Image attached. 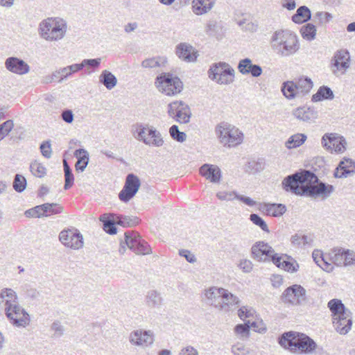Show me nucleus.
I'll list each match as a JSON object with an SVG mask.
<instances>
[{"label": "nucleus", "instance_id": "obj_1", "mask_svg": "<svg viewBox=\"0 0 355 355\" xmlns=\"http://www.w3.org/2000/svg\"><path fill=\"white\" fill-rule=\"evenodd\" d=\"M282 184L286 191L322 200L329 198L334 191L331 184L320 181L313 173L307 170L287 176L283 180Z\"/></svg>", "mask_w": 355, "mask_h": 355}, {"label": "nucleus", "instance_id": "obj_2", "mask_svg": "<svg viewBox=\"0 0 355 355\" xmlns=\"http://www.w3.org/2000/svg\"><path fill=\"white\" fill-rule=\"evenodd\" d=\"M279 344L295 354H311L317 347L315 342L309 336L292 331L284 333L279 338Z\"/></svg>", "mask_w": 355, "mask_h": 355}, {"label": "nucleus", "instance_id": "obj_3", "mask_svg": "<svg viewBox=\"0 0 355 355\" xmlns=\"http://www.w3.org/2000/svg\"><path fill=\"white\" fill-rule=\"evenodd\" d=\"M203 299L206 304L220 311L228 312L234 306L240 304L239 298L228 290L211 286L205 289Z\"/></svg>", "mask_w": 355, "mask_h": 355}, {"label": "nucleus", "instance_id": "obj_4", "mask_svg": "<svg viewBox=\"0 0 355 355\" xmlns=\"http://www.w3.org/2000/svg\"><path fill=\"white\" fill-rule=\"evenodd\" d=\"M270 46L273 52L280 57H289L300 49L297 36L290 31H277L270 39Z\"/></svg>", "mask_w": 355, "mask_h": 355}, {"label": "nucleus", "instance_id": "obj_5", "mask_svg": "<svg viewBox=\"0 0 355 355\" xmlns=\"http://www.w3.org/2000/svg\"><path fill=\"white\" fill-rule=\"evenodd\" d=\"M327 306L331 312L332 323L335 330L340 334H347L352 328V313L338 299L331 300Z\"/></svg>", "mask_w": 355, "mask_h": 355}, {"label": "nucleus", "instance_id": "obj_6", "mask_svg": "<svg viewBox=\"0 0 355 355\" xmlns=\"http://www.w3.org/2000/svg\"><path fill=\"white\" fill-rule=\"evenodd\" d=\"M67 22L60 17H48L41 21L38 26L40 37L50 42L62 40L67 32Z\"/></svg>", "mask_w": 355, "mask_h": 355}, {"label": "nucleus", "instance_id": "obj_7", "mask_svg": "<svg viewBox=\"0 0 355 355\" xmlns=\"http://www.w3.org/2000/svg\"><path fill=\"white\" fill-rule=\"evenodd\" d=\"M215 135L221 145L230 148L239 146L244 139L241 130L225 121H222L216 125Z\"/></svg>", "mask_w": 355, "mask_h": 355}, {"label": "nucleus", "instance_id": "obj_8", "mask_svg": "<svg viewBox=\"0 0 355 355\" xmlns=\"http://www.w3.org/2000/svg\"><path fill=\"white\" fill-rule=\"evenodd\" d=\"M124 239V244L136 254L146 255L152 253L150 246L137 232L133 231L125 232ZM119 252L121 254L125 252V247L123 245V243H121Z\"/></svg>", "mask_w": 355, "mask_h": 355}, {"label": "nucleus", "instance_id": "obj_9", "mask_svg": "<svg viewBox=\"0 0 355 355\" xmlns=\"http://www.w3.org/2000/svg\"><path fill=\"white\" fill-rule=\"evenodd\" d=\"M209 78L219 85H230L234 81L235 71L227 63L213 64L208 71Z\"/></svg>", "mask_w": 355, "mask_h": 355}, {"label": "nucleus", "instance_id": "obj_10", "mask_svg": "<svg viewBox=\"0 0 355 355\" xmlns=\"http://www.w3.org/2000/svg\"><path fill=\"white\" fill-rule=\"evenodd\" d=\"M155 84L158 90L167 96H175L183 89L180 79L169 73H163L157 76Z\"/></svg>", "mask_w": 355, "mask_h": 355}, {"label": "nucleus", "instance_id": "obj_11", "mask_svg": "<svg viewBox=\"0 0 355 355\" xmlns=\"http://www.w3.org/2000/svg\"><path fill=\"white\" fill-rule=\"evenodd\" d=\"M5 313L11 323L17 327H26L30 323L28 313L19 304L18 302L5 307Z\"/></svg>", "mask_w": 355, "mask_h": 355}, {"label": "nucleus", "instance_id": "obj_12", "mask_svg": "<svg viewBox=\"0 0 355 355\" xmlns=\"http://www.w3.org/2000/svg\"><path fill=\"white\" fill-rule=\"evenodd\" d=\"M306 291L302 286L294 284L283 292L281 300L284 304L299 306L306 301Z\"/></svg>", "mask_w": 355, "mask_h": 355}, {"label": "nucleus", "instance_id": "obj_13", "mask_svg": "<svg viewBox=\"0 0 355 355\" xmlns=\"http://www.w3.org/2000/svg\"><path fill=\"white\" fill-rule=\"evenodd\" d=\"M168 114L180 123H187L191 116V110L188 105L182 101H175L168 104Z\"/></svg>", "mask_w": 355, "mask_h": 355}, {"label": "nucleus", "instance_id": "obj_14", "mask_svg": "<svg viewBox=\"0 0 355 355\" xmlns=\"http://www.w3.org/2000/svg\"><path fill=\"white\" fill-rule=\"evenodd\" d=\"M60 241L67 248L79 250L83 247V237L76 229L64 230L59 234Z\"/></svg>", "mask_w": 355, "mask_h": 355}, {"label": "nucleus", "instance_id": "obj_15", "mask_svg": "<svg viewBox=\"0 0 355 355\" xmlns=\"http://www.w3.org/2000/svg\"><path fill=\"white\" fill-rule=\"evenodd\" d=\"M140 185V180L137 175L133 173L128 174L126 176L123 188L119 194V199L123 202H128L135 196Z\"/></svg>", "mask_w": 355, "mask_h": 355}, {"label": "nucleus", "instance_id": "obj_16", "mask_svg": "<svg viewBox=\"0 0 355 355\" xmlns=\"http://www.w3.org/2000/svg\"><path fill=\"white\" fill-rule=\"evenodd\" d=\"M322 144L331 153H342L346 150V140L334 133L325 134L322 138Z\"/></svg>", "mask_w": 355, "mask_h": 355}, {"label": "nucleus", "instance_id": "obj_17", "mask_svg": "<svg viewBox=\"0 0 355 355\" xmlns=\"http://www.w3.org/2000/svg\"><path fill=\"white\" fill-rule=\"evenodd\" d=\"M251 251L253 258L259 261L273 262V257L277 255L273 248L263 241H259L253 245Z\"/></svg>", "mask_w": 355, "mask_h": 355}, {"label": "nucleus", "instance_id": "obj_18", "mask_svg": "<svg viewBox=\"0 0 355 355\" xmlns=\"http://www.w3.org/2000/svg\"><path fill=\"white\" fill-rule=\"evenodd\" d=\"M130 343L138 347H146L154 342V334L150 330L137 329L129 336Z\"/></svg>", "mask_w": 355, "mask_h": 355}, {"label": "nucleus", "instance_id": "obj_19", "mask_svg": "<svg viewBox=\"0 0 355 355\" xmlns=\"http://www.w3.org/2000/svg\"><path fill=\"white\" fill-rule=\"evenodd\" d=\"M332 72L336 74V71H341L344 73L350 66V56L347 50L340 49L337 51L331 59Z\"/></svg>", "mask_w": 355, "mask_h": 355}, {"label": "nucleus", "instance_id": "obj_20", "mask_svg": "<svg viewBox=\"0 0 355 355\" xmlns=\"http://www.w3.org/2000/svg\"><path fill=\"white\" fill-rule=\"evenodd\" d=\"M175 54L186 62H193L196 60L198 53L195 48L189 43L181 42L175 47Z\"/></svg>", "mask_w": 355, "mask_h": 355}, {"label": "nucleus", "instance_id": "obj_21", "mask_svg": "<svg viewBox=\"0 0 355 355\" xmlns=\"http://www.w3.org/2000/svg\"><path fill=\"white\" fill-rule=\"evenodd\" d=\"M293 115L298 120L303 122L314 123L318 117V111L311 107H299L293 110Z\"/></svg>", "mask_w": 355, "mask_h": 355}, {"label": "nucleus", "instance_id": "obj_22", "mask_svg": "<svg viewBox=\"0 0 355 355\" xmlns=\"http://www.w3.org/2000/svg\"><path fill=\"white\" fill-rule=\"evenodd\" d=\"M5 66L8 71L18 75L26 74L30 71V67L26 62L15 57L7 58Z\"/></svg>", "mask_w": 355, "mask_h": 355}, {"label": "nucleus", "instance_id": "obj_23", "mask_svg": "<svg viewBox=\"0 0 355 355\" xmlns=\"http://www.w3.org/2000/svg\"><path fill=\"white\" fill-rule=\"evenodd\" d=\"M200 174L212 183H219L221 179L220 168L214 164H203L199 169Z\"/></svg>", "mask_w": 355, "mask_h": 355}, {"label": "nucleus", "instance_id": "obj_24", "mask_svg": "<svg viewBox=\"0 0 355 355\" xmlns=\"http://www.w3.org/2000/svg\"><path fill=\"white\" fill-rule=\"evenodd\" d=\"M238 70L243 75L251 74L253 77H259L262 73V69L259 65L253 64L250 58H244L239 61Z\"/></svg>", "mask_w": 355, "mask_h": 355}, {"label": "nucleus", "instance_id": "obj_25", "mask_svg": "<svg viewBox=\"0 0 355 355\" xmlns=\"http://www.w3.org/2000/svg\"><path fill=\"white\" fill-rule=\"evenodd\" d=\"M355 173V163L351 159H344L341 161L334 171L337 178H344Z\"/></svg>", "mask_w": 355, "mask_h": 355}, {"label": "nucleus", "instance_id": "obj_26", "mask_svg": "<svg viewBox=\"0 0 355 355\" xmlns=\"http://www.w3.org/2000/svg\"><path fill=\"white\" fill-rule=\"evenodd\" d=\"M216 0H193L191 2L192 12L196 15H203L208 13L214 6Z\"/></svg>", "mask_w": 355, "mask_h": 355}, {"label": "nucleus", "instance_id": "obj_27", "mask_svg": "<svg viewBox=\"0 0 355 355\" xmlns=\"http://www.w3.org/2000/svg\"><path fill=\"white\" fill-rule=\"evenodd\" d=\"M164 299L159 292L150 290L145 295L144 302L150 309H159L163 304Z\"/></svg>", "mask_w": 355, "mask_h": 355}, {"label": "nucleus", "instance_id": "obj_28", "mask_svg": "<svg viewBox=\"0 0 355 355\" xmlns=\"http://www.w3.org/2000/svg\"><path fill=\"white\" fill-rule=\"evenodd\" d=\"M312 257L315 263L324 270L327 272L333 270L334 267L331 263L328 261V256L324 255L321 251L318 250H313Z\"/></svg>", "mask_w": 355, "mask_h": 355}, {"label": "nucleus", "instance_id": "obj_29", "mask_svg": "<svg viewBox=\"0 0 355 355\" xmlns=\"http://www.w3.org/2000/svg\"><path fill=\"white\" fill-rule=\"evenodd\" d=\"M277 267L284 269V270L289 272H295L298 270L299 265L296 261H288L284 260L282 256H279L277 254L275 257H273L272 262Z\"/></svg>", "mask_w": 355, "mask_h": 355}, {"label": "nucleus", "instance_id": "obj_30", "mask_svg": "<svg viewBox=\"0 0 355 355\" xmlns=\"http://www.w3.org/2000/svg\"><path fill=\"white\" fill-rule=\"evenodd\" d=\"M148 139H144V144L155 147H161L164 145V139L161 133L155 128L151 127L148 130Z\"/></svg>", "mask_w": 355, "mask_h": 355}, {"label": "nucleus", "instance_id": "obj_31", "mask_svg": "<svg viewBox=\"0 0 355 355\" xmlns=\"http://www.w3.org/2000/svg\"><path fill=\"white\" fill-rule=\"evenodd\" d=\"M295 83L297 88V94H298L299 97L304 96L309 94L313 85L312 80L306 77L300 78L295 81Z\"/></svg>", "mask_w": 355, "mask_h": 355}, {"label": "nucleus", "instance_id": "obj_32", "mask_svg": "<svg viewBox=\"0 0 355 355\" xmlns=\"http://www.w3.org/2000/svg\"><path fill=\"white\" fill-rule=\"evenodd\" d=\"M261 208L268 215L273 217H279L286 211V207L283 204L264 203Z\"/></svg>", "mask_w": 355, "mask_h": 355}, {"label": "nucleus", "instance_id": "obj_33", "mask_svg": "<svg viewBox=\"0 0 355 355\" xmlns=\"http://www.w3.org/2000/svg\"><path fill=\"white\" fill-rule=\"evenodd\" d=\"M74 156L78 159L75 167L77 171L83 172L85 171L89 163V153L83 148L76 150L74 152Z\"/></svg>", "mask_w": 355, "mask_h": 355}, {"label": "nucleus", "instance_id": "obj_34", "mask_svg": "<svg viewBox=\"0 0 355 355\" xmlns=\"http://www.w3.org/2000/svg\"><path fill=\"white\" fill-rule=\"evenodd\" d=\"M17 302V295L11 288H3L0 292V306L3 304L5 307L10 306Z\"/></svg>", "mask_w": 355, "mask_h": 355}, {"label": "nucleus", "instance_id": "obj_35", "mask_svg": "<svg viewBox=\"0 0 355 355\" xmlns=\"http://www.w3.org/2000/svg\"><path fill=\"white\" fill-rule=\"evenodd\" d=\"M98 78L99 83L103 85L108 90L114 88L117 84L116 77L108 70H103Z\"/></svg>", "mask_w": 355, "mask_h": 355}, {"label": "nucleus", "instance_id": "obj_36", "mask_svg": "<svg viewBox=\"0 0 355 355\" xmlns=\"http://www.w3.org/2000/svg\"><path fill=\"white\" fill-rule=\"evenodd\" d=\"M291 242L292 245L295 247L302 248L306 245H311L313 239L311 235H305L297 233L291 236Z\"/></svg>", "mask_w": 355, "mask_h": 355}, {"label": "nucleus", "instance_id": "obj_37", "mask_svg": "<svg viewBox=\"0 0 355 355\" xmlns=\"http://www.w3.org/2000/svg\"><path fill=\"white\" fill-rule=\"evenodd\" d=\"M311 10L305 6L297 8L296 13L292 17V20L296 24H302L311 19Z\"/></svg>", "mask_w": 355, "mask_h": 355}, {"label": "nucleus", "instance_id": "obj_38", "mask_svg": "<svg viewBox=\"0 0 355 355\" xmlns=\"http://www.w3.org/2000/svg\"><path fill=\"white\" fill-rule=\"evenodd\" d=\"M344 254L345 250L342 248H334L331 250L328 254V261H330L331 263H334L337 266H343L344 263Z\"/></svg>", "mask_w": 355, "mask_h": 355}, {"label": "nucleus", "instance_id": "obj_39", "mask_svg": "<svg viewBox=\"0 0 355 355\" xmlns=\"http://www.w3.org/2000/svg\"><path fill=\"white\" fill-rule=\"evenodd\" d=\"M334 97V95L331 88L327 86H322L318 89V92L312 96L311 101L318 102L326 99L331 100Z\"/></svg>", "mask_w": 355, "mask_h": 355}, {"label": "nucleus", "instance_id": "obj_40", "mask_svg": "<svg viewBox=\"0 0 355 355\" xmlns=\"http://www.w3.org/2000/svg\"><path fill=\"white\" fill-rule=\"evenodd\" d=\"M282 92L284 96L288 99H293L299 97L297 94V88L295 81H286L283 83Z\"/></svg>", "mask_w": 355, "mask_h": 355}, {"label": "nucleus", "instance_id": "obj_41", "mask_svg": "<svg viewBox=\"0 0 355 355\" xmlns=\"http://www.w3.org/2000/svg\"><path fill=\"white\" fill-rule=\"evenodd\" d=\"M167 62L164 57H154L147 58L141 62V67L144 68H156L164 66Z\"/></svg>", "mask_w": 355, "mask_h": 355}, {"label": "nucleus", "instance_id": "obj_42", "mask_svg": "<svg viewBox=\"0 0 355 355\" xmlns=\"http://www.w3.org/2000/svg\"><path fill=\"white\" fill-rule=\"evenodd\" d=\"M306 139V136L304 134H295L288 138L285 146L288 149L297 148L303 144Z\"/></svg>", "mask_w": 355, "mask_h": 355}, {"label": "nucleus", "instance_id": "obj_43", "mask_svg": "<svg viewBox=\"0 0 355 355\" xmlns=\"http://www.w3.org/2000/svg\"><path fill=\"white\" fill-rule=\"evenodd\" d=\"M112 218H109L105 214L100 217V220L103 223L104 230L110 234H115L116 233V228L115 226L116 221L114 215L110 216Z\"/></svg>", "mask_w": 355, "mask_h": 355}, {"label": "nucleus", "instance_id": "obj_44", "mask_svg": "<svg viewBox=\"0 0 355 355\" xmlns=\"http://www.w3.org/2000/svg\"><path fill=\"white\" fill-rule=\"evenodd\" d=\"M116 223L123 227H132L139 223L137 217H130L121 215H114Z\"/></svg>", "mask_w": 355, "mask_h": 355}, {"label": "nucleus", "instance_id": "obj_45", "mask_svg": "<svg viewBox=\"0 0 355 355\" xmlns=\"http://www.w3.org/2000/svg\"><path fill=\"white\" fill-rule=\"evenodd\" d=\"M300 33L304 39L311 41L315 37L316 28L313 24H307L301 28Z\"/></svg>", "mask_w": 355, "mask_h": 355}, {"label": "nucleus", "instance_id": "obj_46", "mask_svg": "<svg viewBox=\"0 0 355 355\" xmlns=\"http://www.w3.org/2000/svg\"><path fill=\"white\" fill-rule=\"evenodd\" d=\"M44 208L45 217L58 214L63 211V207L57 203H45Z\"/></svg>", "mask_w": 355, "mask_h": 355}, {"label": "nucleus", "instance_id": "obj_47", "mask_svg": "<svg viewBox=\"0 0 355 355\" xmlns=\"http://www.w3.org/2000/svg\"><path fill=\"white\" fill-rule=\"evenodd\" d=\"M30 170L32 174L37 178H43L46 173V168L37 161L31 164Z\"/></svg>", "mask_w": 355, "mask_h": 355}, {"label": "nucleus", "instance_id": "obj_48", "mask_svg": "<svg viewBox=\"0 0 355 355\" xmlns=\"http://www.w3.org/2000/svg\"><path fill=\"white\" fill-rule=\"evenodd\" d=\"M169 134L171 137L175 141L178 142H184L187 139V135L184 132H180L179 130L178 126L176 125H173L169 128Z\"/></svg>", "mask_w": 355, "mask_h": 355}, {"label": "nucleus", "instance_id": "obj_49", "mask_svg": "<svg viewBox=\"0 0 355 355\" xmlns=\"http://www.w3.org/2000/svg\"><path fill=\"white\" fill-rule=\"evenodd\" d=\"M26 186V178L19 174H17L15 176L14 182H13V189L19 193L22 192Z\"/></svg>", "mask_w": 355, "mask_h": 355}, {"label": "nucleus", "instance_id": "obj_50", "mask_svg": "<svg viewBox=\"0 0 355 355\" xmlns=\"http://www.w3.org/2000/svg\"><path fill=\"white\" fill-rule=\"evenodd\" d=\"M250 321L244 324H239L234 328L235 334L241 338H248L250 333Z\"/></svg>", "mask_w": 355, "mask_h": 355}, {"label": "nucleus", "instance_id": "obj_51", "mask_svg": "<svg viewBox=\"0 0 355 355\" xmlns=\"http://www.w3.org/2000/svg\"><path fill=\"white\" fill-rule=\"evenodd\" d=\"M250 220L256 225L259 226L263 231L269 232V230L266 223L256 214H252L250 216Z\"/></svg>", "mask_w": 355, "mask_h": 355}, {"label": "nucleus", "instance_id": "obj_52", "mask_svg": "<svg viewBox=\"0 0 355 355\" xmlns=\"http://www.w3.org/2000/svg\"><path fill=\"white\" fill-rule=\"evenodd\" d=\"M70 76L69 73H68V71L66 67H63L60 69V70L55 71L53 73L51 80H55L58 82L62 81L64 78H68Z\"/></svg>", "mask_w": 355, "mask_h": 355}, {"label": "nucleus", "instance_id": "obj_53", "mask_svg": "<svg viewBox=\"0 0 355 355\" xmlns=\"http://www.w3.org/2000/svg\"><path fill=\"white\" fill-rule=\"evenodd\" d=\"M237 193L234 191H219L216 193V197L220 200L231 201L237 198Z\"/></svg>", "mask_w": 355, "mask_h": 355}, {"label": "nucleus", "instance_id": "obj_54", "mask_svg": "<svg viewBox=\"0 0 355 355\" xmlns=\"http://www.w3.org/2000/svg\"><path fill=\"white\" fill-rule=\"evenodd\" d=\"M101 58L95 59H84L81 62L83 67H88L93 69L94 70L98 69L100 66Z\"/></svg>", "mask_w": 355, "mask_h": 355}, {"label": "nucleus", "instance_id": "obj_55", "mask_svg": "<svg viewBox=\"0 0 355 355\" xmlns=\"http://www.w3.org/2000/svg\"><path fill=\"white\" fill-rule=\"evenodd\" d=\"M231 351L234 355H247L250 353L249 349L243 344L239 343L234 345Z\"/></svg>", "mask_w": 355, "mask_h": 355}, {"label": "nucleus", "instance_id": "obj_56", "mask_svg": "<svg viewBox=\"0 0 355 355\" xmlns=\"http://www.w3.org/2000/svg\"><path fill=\"white\" fill-rule=\"evenodd\" d=\"M40 151L42 155L47 159L51 157L52 155V150L51 145L50 141H46L41 144L40 145Z\"/></svg>", "mask_w": 355, "mask_h": 355}, {"label": "nucleus", "instance_id": "obj_57", "mask_svg": "<svg viewBox=\"0 0 355 355\" xmlns=\"http://www.w3.org/2000/svg\"><path fill=\"white\" fill-rule=\"evenodd\" d=\"M343 266H350L355 263V252L349 250H345Z\"/></svg>", "mask_w": 355, "mask_h": 355}, {"label": "nucleus", "instance_id": "obj_58", "mask_svg": "<svg viewBox=\"0 0 355 355\" xmlns=\"http://www.w3.org/2000/svg\"><path fill=\"white\" fill-rule=\"evenodd\" d=\"M254 310L252 309L245 306H241L238 311V315L243 320L252 316Z\"/></svg>", "mask_w": 355, "mask_h": 355}, {"label": "nucleus", "instance_id": "obj_59", "mask_svg": "<svg viewBox=\"0 0 355 355\" xmlns=\"http://www.w3.org/2000/svg\"><path fill=\"white\" fill-rule=\"evenodd\" d=\"M146 128L142 125H138L134 132V137L136 139L144 143V139H148L146 137Z\"/></svg>", "mask_w": 355, "mask_h": 355}, {"label": "nucleus", "instance_id": "obj_60", "mask_svg": "<svg viewBox=\"0 0 355 355\" xmlns=\"http://www.w3.org/2000/svg\"><path fill=\"white\" fill-rule=\"evenodd\" d=\"M51 329L54 331L53 336L59 338L64 334V327L61 324L60 322L55 321L53 322Z\"/></svg>", "mask_w": 355, "mask_h": 355}, {"label": "nucleus", "instance_id": "obj_61", "mask_svg": "<svg viewBox=\"0 0 355 355\" xmlns=\"http://www.w3.org/2000/svg\"><path fill=\"white\" fill-rule=\"evenodd\" d=\"M179 254L180 256L184 257L186 260L191 263H194L197 261L196 256L188 250H180Z\"/></svg>", "mask_w": 355, "mask_h": 355}, {"label": "nucleus", "instance_id": "obj_62", "mask_svg": "<svg viewBox=\"0 0 355 355\" xmlns=\"http://www.w3.org/2000/svg\"><path fill=\"white\" fill-rule=\"evenodd\" d=\"M62 119L67 123H71L73 121V114L71 110H64L61 114Z\"/></svg>", "mask_w": 355, "mask_h": 355}, {"label": "nucleus", "instance_id": "obj_63", "mask_svg": "<svg viewBox=\"0 0 355 355\" xmlns=\"http://www.w3.org/2000/svg\"><path fill=\"white\" fill-rule=\"evenodd\" d=\"M178 355H198V352L193 347L188 345L183 347L179 352Z\"/></svg>", "mask_w": 355, "mask_h": 355}, {"label": "nucleus", "instance_id": "obj_64", "mask_svg": "<svg viewBox=\"0 0 355 355\" xmlns=\"http://www.w3.org/2000/svg\"><path fill=\"white\" fill-rule=\"evenodd\" d=\"M239 268L244 272H250L252 270V263L250 260H241L239 263Z\"/></svg>", "mask_w": 355, "mask_h": 355}]
</instances>
